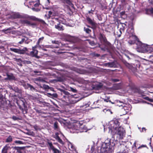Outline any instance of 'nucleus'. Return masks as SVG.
<instances>
[{"instance_id": "nucleus-9", "label": "nucleus", "mask_w": 153, "mask_h": 153, "mask_svg": "<svg viewBox=\"0 0 153 153\" xmlns=\"http://www.w3.org/2000/svg\"><path fill=\"white\" fill-rule=\"evenodd\" d=\"M61 18L60 17L55 18L53 19V20L51 21V22H52L56 23L57 22L58 23L57 25H55V27L59 31H63L64 30L63 27L60 24V23L62 22V21L61 20Z\"/></svg>"}, {"instance_id": "nucleus-23", "label": "nucleus", "mask_w": 153, "mask_h": 153, "mask_svg": "<svg viewBox=\"0 0 153 153\" xmlns=\"http://www.w3.org/2000/svg\"><path fill=\"white\" fill-rule=\"evenodd\" d=\"M32 2L33 3V4L35 7H38L40 5L39 0H34Z\"/></svg>"}, {"instance_id": "nucleus-37", "label": "nucleus", "mask_w": 153, "mask_h": 153, "mask_svg": "<svg viewBox=\"0 0 153 153\" xmlns=\"http://www.w3.org/2000/svg\"><path fill=\"white\" fill-rule=\"evenodd\" d=\"M52 42L53 44H55L57 45L53 47V48H59V45L58 44L59 42L58 41H52Z\"/></svg>"}, {"instance_id": "nucleus-20", "label": "nucleus", "mask_w": 153, "mask_h": 153, "mask_svg": "<svg viewBox=\"0 0 153 153\" xmlns=\"http://www.w3.org/2000/svg\"><path fill=\"white\" fill-rule=\"evenodd\" d=\"M105 66H108L110 68H115L116 66V65L114 62H108L105 63Z\"/></svg>"}, {"instance_id": "nucleus-32", "label": "nucleus", "mask_w": 153, "mask_h": 153, "mask_svg": "<svg viewBox=\"0 0 153 153\" xmlns=\"http://www.w3.org/2000/svg\"><path fill=\"white\" fill-rule=\"evenodd\" d=\"M53 128L55 130H58L59 128L58 123L57 121L54 122L53 124Z\"/></svg>"}, {"instance_id": "nucleus-7", "label": "nucleus", "mask_w": 153, "mask_h": 153, "mask_svg": "<svg viewBox=\"0 0 153 153\" xmlns=\"http://www.w3.org/2000/svg\"><path fill=\"white\" fill-rule=\"evenodd\" d=\"M16 103L17 104L19 109L22 111L24 114L27 113V108L23 100L20 99L16 100Z\"/></svg>"}, {"instance_id": "nucleus-27", "label": "nucleus", "mask_w": 153, "mask_h": 153, "mask_svg": "<svg viewBox=\"0 0 153 153\" xmlns=\"http://www.w3.org/2000/svg\"><path fill=\"white\" fill-rule=\"evenodd\" d=\"M84 31L88 35L91 34V30L88 27H84Z\"/></svg>"}, {"instance_id": "nucleus-53", "label": "nucleus", "mask_w": 153, "mask_h": 153, "mask_svg": "<svg viewBox=\"0 0 153 153\" xmlns=\"http://www.w3.org/2000/svg\"><path fill=\"white\" fill-rule=\"evenodd\" d=\"M25 40V39L23 38L19 42V43L21 44H22Z\"/></svg>"}, {"instance_id": "nucleus-4", "label": "nucleus", "mask_w": 153, "mask_h": 153, "mask_svg": "<svg viewBox=\"0 0 153 153\" xmlns=\"http://www.w3.org/2000/svg\"><path fill=\"white\" fill-rule=\"evenodd\" d=\"M136 50L139 52L145 53L148 52L149 48L147 45L143 43L140 41L136 43Z\"/></svg>"}, {"instance_id": "nucleus-2", "label": "nucleus", "mask_w": 153, "mask_h": 153, "mask_svg": "<svg viewBox=\"0 0 153 153\" xmlns=\"http://www.w3.org/2000/svg\"><path fill=\"white\" fill-rule=\"evenodd\" d=\"M6 92L5 91H0V106L2 108H5V107L8 108L11 107L12 105L10 103V101L8 100L9 103L7 105V101L5 98Z\"/></svg>"}, {"instance_id": "nucleus-24", "label": "nucleus", "mask_w": 153, "mask_h": 153, "mask_svg": "<svg viewBox=\"0 0 153 153\" xmlns=\"http://www.w3.org/2000/svg\"><path fill=\"white\" fill-rule=\"evenodd\" d=\"M47 145L49 149L50 150H53L55 148L53 146L52 143L51 142L48 141L47 142Z\"/></svg>"}, {"instance_id": "nucleus-35", "label": "nucleus", "mask_w": 153, "mask_h": 153, "mask_svg": "<svg viewBox=\"0 0 153 153\" xmlns=\"http://www.w3.org/2000/svg\"><path fill=\"white\" fill-rule=\"evenodd\" d=\"M146 11L147 13H150L153 14V8L151 7L150 8L147 9L146 10Z\"/></svg>"}, {"instance_id": "nucleus-44", "label": "nucleus", "mask_w": 153, "mask_h": 153, "mask_svg": "<svg viewBox=\"0 0 153 153\" xmlns=\"http://www.w3.org/2000/svg\"><path fill=\"white\" fill-rule=\"evenodd\" d=\"M10 88V89H11L12 90L15 91L16 92L18 91H19V89L17 87H14V88H13L12 87H11V88Z\"/></svg>"}, {"instance_id": "nucleus-48", "label": "nucleus", "mask_w": 153, "mask_h": 153, "mask_svg": "<svg viewBox=\"0 0 153 153\" xmlns=\"http://www.w3.org/2000/svg\"><path fill=\"white\" fill-rule=\"evenodd\" d=\"M97 102L99 103V104H97L98 105H100L101 106L103 105V102L102 101L98 100L97 101Z\"/></svg>"}, {"instance_id": "nucleus-10", "label": "nucleus", "mask_w": 153, "mask_h": 153, "mask_svg": "<svg viewBox=\"0 0 153 153\" xmlns=\"http://www.w3.org/2000/svg\"><path fill=\"white\" fill-rule=\"evenodd\" d=\"M111 122L112 123V124H111V125H109L108 128L110 130H111V131L112 132L114 130H116L117 128L120 126V123L119 122V120L118 119H115Z\"/></svg>"}, {"instance_id": "nucleus-30", "label": "nucleus", "mask_w": 153, "mask_h": 153, "mask_svg": "<svg viewBox=\"0 0 153 153\" xmlns=\"http://www.w3.org/2000/svg\"><path fill=\"white\" fill-rule=\"evenodd\" d=\"M143 97V98L147 100V101H148L150 102H153V99H152L150 98L149 97H145V96L144 95H143L142 96Z\"/></svg>"}, {"instance_id": "nucleus-49", "label": "nucleus", "mask_w": 153, "mask_h": 153, "mask_svg": "<svg viewBox=\"0 0 153 153\" xmlns=\"http://www.w3.org/2000/svg\"><path fill=\"white\" fill-rule=\"evenodd\" d=\"M70 89L73 92L76 93L77 92V90L76 89H75L71 87Z\"/></svg>"}, {"instance_id": "nucleus-25", "label": "nucleus", "mask_w": 153, "mask_h": 153, "mask_svg": "<svg viewBox=\"0 0 153 153\" xmlns=\"http://www.w3.org/2000/svg\"><path fill=\"white\" fill-rule=\"evenodd\" d=\"M34 109L36 111V112L39 115H41L42 114H44L43 111L40 109H39L37 107H35L34 108Z\"/></svg>"}, {"instance_id": "nucleus-36", "label": "nucleus", "mask_w": 153, "mask_h": 153, "mask_svg": "<svg viewBox=\"0 0 153 153\" xmlns=\"http://www.w3.org/2000/svg\"><path fill=\"white\" fill-rule=\"evenodd\" d=\"M44 38V37L43 36H42L39 38L37 42V45H39V44L40 43L42 42Z\"/></svg>"}, {"instance_id": "nucleus-29", "label": "nucleus", "mask_w": 153, "mask_h": 153, "mask_svg": "<svg viewBox=\"0 0 153 153\" xmlns=\"http://www.w3.org/2000/svg\"><path fill=\"white\" fill-rule=\"evenodd\" d=\"M135 147V149H137V148L138 149H141L142 148H144V147H146V148H147V146L146 145H142L141 146H140L138 147H137V146H136V143L135 142L133 144V147Z\"/></svg>"}, {"instance_id": "nucleus-62", "label": "nucleus", "mask_w": 153, "mask_h": 153, "mask_svg": "<svg viewBox=\"0 0 153 153\" xmlns=\"http://www.w3.org/2000/svg\"><path fill=\"white\" fill-rule=\"evenodd\" d=\"M48 95L49 97H52V94H51L50 93H48Z\"/></svg>"}, {"instance_id": "nucleus-15", "label": "nucleus", "mask_w": 153, "mask_h": 153, "mask_svg": "<svg viewBox=\"0 0 153 153\" xmlns=\"http://www.w3.org/2000/svg\"><path fill=\"white\" fill-rule=\"evenodd\" d=\"M25 148V147L24 146H12L11 150L12 151V153H22V150H24Z\"/></svg>"}, {"instance_id": "nucleus-60", "label": "nucleus", "mask_w": 153, "mask_h": 153, "mask_svg": "<svg viewBox=\"0 0 153 153\" xmlns=\"http://www.w3.org/2000/svg\"><path fill=\"white\" fill-rule=\"evenodd\" d=\"M120 29L123 32V31H124L125 30V26H123V27H122V28H120Z\"/></svg>"}, {"instance_id": "nucleus-38", "label": "nucleus", "mask_w": 153, "mask_h": 153, "mask_svg": "<svg viewBox=\"0 0 153 153\" xmlns=\"http://www.w3.org/2000/svg\"><path fill=\"white\" fill-rule=\"evenodd\" d=\"M61 92H63V93L65 95V96L64 95L63 96V97H66V96H68V97L69 96V95H70V94L67 91H66L63 90H61Z\"/></svg>"}, {"instance_id": "nucleus-1", "label": "nucleus", "mask_w": 153, "mask_h": 153, "mask_svg": "<svg viewBox=\"0 0 153 153\" xmlns=\"http://www.w3.org/2000/svg\"><path fill=\"white\" fill-rule=\"evenodd\" d=\"M25 15L27 16V18H22L19 21L20 23L24 25L29 26H35L36 25V23L31 22L30 21V20L39 22L43 25L46 24V23L43 20L38 18L34 16H30L26 14H25Z\"/></svg>"}, {"instance_id": "nucleus-21", "label": "nucleus", "mask_w": 153, "mask_h": 153, "mask_svg": "<svg viewBox=\"0 0 153 153\" xmlns=\"http://www.w3.org/2000/svg\"><path fill=\"white\" fill-rule=\"evenodd\" d=\"M56 137H54L55 139L57 141L62 145H64V143L62 141V139L60 138L59 136V133H56L55 134Z\"/></svg>"}, {"instance_id": "nucleus-16", "label": "nucleus", "mask_w": 153, "mask_h": 153, "mask_svg": "<svg viewBox=\"0 0 153 153\" xmlns=\"http://www.w3.org/2000/svg\"><path fill=\"white\" fill-rule=\"evenodd\" d=\"M123 62L125 66L131 70H132L133 69L134 70H135L136 69V68H134V67H139L140 66V62L138 61L136 62L137 63V64H136V66H135V65H134L135 67H133L132 65H131L130 64L128 63L126 61H124Z\"/></svg>"}, {"instance_id": "nucleus-34", "label": "nucleus", "mask_w": 153, "mask_h": 153, "mask_svg": "<svg viewBox=\"0 0 153 153\" xmlns=\"http://www.w3.org/2000/svg\"><path fill=\"white\" fill-rule=\"evenodd\" d=\"M12 29L11 27H9L7 29H4L2 30L3 32H4L5 34H7L8 33H10V31H9L8 30H10Z\"/></svg>"}, {"instance_id": "nucleus-11", "label": "nucleus", "mask_w": 153, "mask_h": 153, "mask_svg": "<svg viewBox=\"0 0 153 153\" xmlns=\"http://www.w3.org/2000/svg\"><path fill=\"white\" fill-rule=\"evenodd\" d=\"M116 130L118 137L119 139H123L125 135L126 131L121 126H120Z\"/></svg>"}, {"instance_id": "nucleus-54", "label": "nucleus", "mask_w": 153, "mask_h": 153, "mask_svg": "<svg viewBox=\"0 0 153 153\" xmlns=\"http://www.w3.org/2000/svg\"><path fill=\"white\" fill-rule=\"evenodd\" d=\"M43 87L45 89H49L50 88L49 87L48 85H43Z\"/></svg>"}, {"instance_id": "nucleus-56", "label": "nucleus", "mask_w": 153, "mask_h": 153, "mask_svg": "<svg viewBox=\"0 0 153 153\" xmlns=\"http://www.w3.org/2000/svg\"><path fill=\"white\" fill-rule=\"evenodd\" d=\"M119 31L120 32V34H119L118 35V36L119 37H120L121 36V35L122 33V31L121 30H120V29H119Z\"/></svg>"}, {"instance_id": "nucleus-8", "label": "nucleus", "mask_w": 153, "mask_h": 153, "mask_svg": "<svg viewBox=\"0 0 153 153\" xmlns=\"http://www.w3.org/2000/svg\"><path fill=\"white\" fill-rule=\"evenodd\" d=\"M71 128L73 130H78L81 132H86L87 131L86 127L85 126H82V125H80L79 122L73 124Z\"/></svg>"}, {"instance_id": "nucleus-14", "label": "nucleus", "mask_w": 153, "mask_h": 153, "mask_svg": "<svg viewBox=\"0 0 153 153\" xmlns=\"http://www.w3.org/2000/svg\"><path fill=\"white\" fill-rule=\"evenodd\" d=\"M27 16L25 14H20L19 13H15L11 15V17L13 19H17L26 18H27Z\"/></svg>"}, {"instance_id": "nucleus-33", "label": "nucleus", "mask_w": 153, "mask_h": 153, "mask_svg": "<svg viewBox=\"0 0 153 153\" xmlns=\"http://www.w3.org/2000/svg\"><path fill=\"white\" fill-rule=\"evenodd\" d=\"M13 140V138L12 137L11 135H10L5 140L6 143H10Z\"/></svg>"}, {"instance_id": "nucleus-26", "label": "nucleus", "mask_w": 153, "mask_h": 153, "mask_svg": "<svg viewBox=\"0 0 153 153\" xmlns=\"http://www.w3.org/2000/svg\"><path fill=\"white\" fill-rule=\"evenodd\" d=\"M26 87L25 88V89H26L30 88V90L32 91H35L36 90V89L35 88L29 83H27Z\"/></svg>"}, {"instance_id": "nucleus-5", "label": "nucleus", "mask_w": 153, "mask_h": 153, "mask_svg": "<svg viewBox=\"0 0 153 153\" xmlns=\"http://www.w3.org/2000/svg\"><path fill=\"white\" fill-rule=\"evenodd\" d=\"M103 45H104V47L102 45H99V47L101 50L104 51H106L110 53H111L114 51V47L109 42H106L103 44Z\"/></svg>"}, {"instance_id": "nucleus-52", "label": "nucleus", "mask_w": 153, "mask_h": 153, "mask_svg": "<svg viewBox=\"0 0 153 153\" xmlns=\"http://www.w3.org/2000/svg\"><path fill=\"white\" fill-rule=\"evenodd\" d=\"M58 97V95L56 93H54L52 94V97H54L55 98H57Z\"/></svg>"}, {"instance_id": "nucleus-13", "label": "nucleus", "mask_w": 153, "mask_h": 153, "mask_svg": "<svg viewBox=\"0 0 153 153\" xmlns=\"http://www.w3.org/2000/svg\"><path fill=\"white\" fill-rule=\"evenodd\" d=\"M118 148L120 150L118 153H128L129 150L127 146L123 144H120L118 146Z\"/></svg>"}, {"instance_id": "nucleus-43", "label": "nucleus", "mask_w": 153, "mask_h": 153, "mask_svg": "<svg viewBox=\"0 0 153 153\" xmlns=\"http://www.w3.org/2000/svg\"><path fill=\"white\" fill-rule=\"evenodd\" d=\"M14 142L15 143L19 144H22L24 143L22 141L20 140H16Z\"/></svg>"}, {"instance_id": "nucleus-57", "label": "nucleus", "mask_w": 153, "mask_h": 153, "mask_svg": "<svg viewBox=\"0 0 153 153\" xmlns=\"http://www.w3.org/2000/svg\"><path fill=\"white\" fill-rule=\"evenodd\" d=\"M121 1L122 4L124 5L126 4L125 0H121Z\"/></svg>"}, {"instance_id": "nucleus-51", "label": "nucleus", "mask_w": 153, "mask_h": 153, "mask_svg": "<svg viewBox=\"0 0 153 153\" xmlns=\"http://www.w3.org/2000/svg\"><path fill=\"white\" fill-rule=\"evenodd\" d=\"M112 81L114 82H116L119 81V80L117 79H112Z\"/></svg>"}, {"instance_id": "nucleus-46", "label": "nucleus", "mask_w": 153, "mask_h": 153, "mask_svg": "<svg viewBox=\"0 0 153 153\" xmlns=\"http://www.w3.org/2000/svg\"><path fill=\"white\" fill-rule=\"evenodd\" d=\"M32 10L38 12L40 11V9L39 8H36L35 7H33L32 8Z\"/></svg>"}, {"instance_id": "nucleus-45", "label": "nucleus", "mask_w": 153, "mask_h": 153, "mask_svg": "<svg viewBox=\"0 0 153 153\" xmlns=\"http://www.w3.org/2000/svg\"><path fill=\"white\" fill-rule=\"evenodd\" d=\"M52 12L51 11H50L48 12V17L47 18L48 19H50L51 17V16L52 14Z\"/></svg>"}, {"instance_id": "nucleus-41", "label": "nucleus", "mask_w": 153, "mask_h": 153, "mask_svg": "<svg viewBox=\"0 0 153 153\" xmlns=\"http://www.w3.org/2000/svg\"><path fill=\"white\" fill-rule=\"evenodd\" d=\"M52 150L53 152V153H60L61 152V151L56 148H54Z\"/></svg>"}, {"instance_id": "nucleus-6", "label": "nucleus", "mask_w": 153, "mask_h": 153, "mask_svg": "<svg viewBox=\"0 0 153 153\" xmlns=\"http://www.w3.org/2000/svg\"><path fill=\"white\" fill-rule=\"evenodd\" d=\"M131 34H130L129 38L130 39L128 41V43L130 45L134 44L136 43V41L137 42L139 41V39L137 36L134 35V27L132 26L131 28Z\"/></svg>"}, {"instance_id": "nucleus-39", "label": "nucleus", "mask_w": 153, "mask_h": 153, "mask_svg": "<svg viewBox=\"0 0 153 153\" xmlns=\"http://www.w3.org/2000/svg\"><path fill=\"white\" fill-rule=\"evenodd\" d=\"M68 145L69 148H70L72 149H74L75 148L73 145L71 143L69 142L68 144Z\"/></svg>"}, {"instance_id": "nucleus-61", "label": "nucleus", "mask_w": 153, "mask_h": 153, "mask_svg": "<svg viewBox=\"0 0 153 153\" xmlns=\"http://www.w3.org/2000/svg\"><path fill=\"white\" fill-rule=\"evenodd\" d=\"M26 63L27 64H30L31 63V62L30 61H26Z\"/></svg>"}, {"instance_id": "nucleus-17", "label": "nucleus", "mask_w": 153, "mask_h": 153, "mask_svg": "<svg viewBox=\"0 0 153 153\" xmlns=\"http://www.w3.org/2000/svg\"><path fill=\"white\" fill-rule=\"evenodd\" d=\"M98 38L102 44H103L108 42L105 35L103 33H100L99 35Z\"/></svg>"}, {"instance_id": "nucleus-55", "label": "nucleus", "mask_w": 153, "mask_h": 153, "mask_svg": "<svg viewBox=\"0 0 153 153\" xmlns=\"http://www.w3.org/2000/svg\"><path fill=\"white\" fill-rule=\"evenodd\" d=\"M34 54L35 55V57H36L37 55L38 54V51L36 50H34Z\"/></svg>"}, {"instance_id": "nucleus-19", "label": "nucleus", "mask_w": 153, "mask_h": 153, "mask_svg": "<svg viewBox=\"0 0 153 153\" xmlns=\"http://www.w3.org/2000/svg\"><path fill=\"white\" fill-rule=\"evenodd\" d=\"M103 86V84L101 83L93 84L92 87L93 89L99 90L101 89Z\"/></svg>"}, {"instance_id": "nucleus-42", "label": "nucleus", "mask_w": 153, "mask_h": 153, "mask_svg": "<svg viewBox=\"0 0 153 153\" xmlns=\"http://www.w3.org/2000/svg\"><path fill=\"white\" fill-rule=\"evenodd\" d=\"M91 55L93 57H99L100 56L99 54L95 52H93L92 53Z\"/></svg>"}, {"instance_id": "nucleus-18", "label": "nucleus", "mask_w": 153, "mask_h": 153, "mask_svg": "<svg viewBox=\"0 0 153 153\" xmlns=\"http://www.w3.org/2000/svg\"><path fill=\"white\" fill-rule=\"evenodd\" d=\"M86 19L88 23L90 24L92 26V29H95L97 28V24L94 22L89 17H87Z\"/></svg>"}, {"instance_id": "nucleus-63", "label": "nucleus", "mask_w": 153, "mask_h": 153, "mask_svg": "<svg viewBox=\"0 0 153 153\" xmlns=\"http://www.w3.org/2000/svg\"><path fill=\"white\" fill-rule=\"evenodd\" d=\"M36 81H41V79L40 78H36L35 79Z\"/></svg>"}, {"instance_id": "nucleus-40", "label": "nucleus", "mask_w": 153, "mask_h": 153, "mask_svg": "<svg viewBox=\"0 0 153 153\" xmlns=\"http://www.w3.org/2000/svg\"><path fill=\"white\" fill-rule=\"evenodd\" d=\"M32 49L33 51L30 52V55L32 57H35V55L34 52V49H33V48H32Z\"/></svg>"}, {"instance_id": "nucleus-12", "label": "nucleus", "mask_w": 153, "mask_h": 153, "mask_svg": "<svg viewBox=\"0 0 153 153\" xmlns=\"http://www.w3.org/2000/svg\"><path fill=\"white\" fill-rule=\"evenodd\" d=\"M10 50L12 51L21 54H25L26 53V52L28 50L27 48L26 47L23 48L22 49H21L20 48L19 49H17L15 48H10Z\"/></svg>"}, {"instance_id": "nucleus-47", "label": "nucleus", "mask_w": 153, "mask_h": 153, "mask_svg": "<svg viewBox=\"0 0 153 153\" xmlns=\"http://www.w3.org/2000/svg\"><path fill=\"white\" fill-rule=\"evenodd\" d=\"M12 119H13L14 120H19L20 119L18 117H17L16 116H13L12 117Z\"/></svg>"}, {"instance_id": "nucleus-3", "label": "nucleus", "mask_w": 153, "mask_h": 153, "mask_svg": "<svg viewBox=\"0 0 153 153\" xmlns=\"http://www.w3.org/2000/svg\"><path fill=\"white\" fill-rule=\"evenodd\" d=\"M111 145L110 141L108 143L105 142L103 143L100 148V152L102 153H113V149L111 147Z\"/></svg>"}, {"instance_id": "nucleus-58", "label": "nucleus", "mask_w": 153, "mask_h": 153, "mask_svg": "<svg viewBox=\"0 0 153 153\" xmlns=\"http://www.w3.org/2000/svg\"><path fill=\"white\" fill-rule=\"evenodd\" d=\"M52 102L56 108H57L59 107L58 105L56 104H55L54 102Z\"/></svg>"}, {"instance_id": "nucleus-50", "label": "nucleus", "mask_w": 153, "mask_h": 153, "mask_svg": "<svg viewBox=\"0 0 153 153\" xmlns=\"http://www.w3.org/2000/svg\"><path fill=\"white\" fill-rule=\"evenodd\" d=\"M89 44L91 45H96L94 41H90L89 42Z\"/></svg>"}, {"instance_id": "nucleus-31", "label": "nucleus", "mask_w": 153, "mask_h": 153, "mask_svg": "<svg viewBox=\"0 0 153 153\" xmlns=\"http://www.w3.org/2000/svg\"><path fill=\"white\" fill-rule=\"evenodd\" d=\"M116 105L117 106H119V107H124V103L122 102H120L119 100H117V103Z\"/></svg>"}, {"instance_id": "nucleus-28", "label": "nucleus", "mask_w": 153, "mask_h": 153, "mask_svg": "<svg viewBox=\"0 0 153 153\" xmlns=\"http://www.w3.org/2000/svg\"><path fill=\"white\" fill-rule=\"evenodd\" d=\"M19 84L23 86L25 88L26 87L27 83L26 84L25 82L23 80H21L19 81Z\"/></svg>"}, {"instance_id": "nucleus-59", "label": "nucleus", "mask_w": 153, "mask_h": 153, "mask_svg": "<svg viewBox=\"0 0 153 153\" xmlns=\"http://www.w3.org/2000/svg\"><path fill=\"white\" fill-rule=\"evenodd\" d=\"M125 14V12L124 11L121 12L120 13V14L121 16H123Z\"/></svg>"}, {"instance_id": "nucleus-64", "label": "nucleus", "mask_w": 153, "mask_h": 153, "mask_svg": "<svg viewBox=\"0 0 153 153\" xmlns=\"http://www.w3.org/2000/svg\"><path fill=\"white\" fill-rule=\"evenodd\" d=\"M109 99H108V98L107 99H104V100L106 102H108L109 101Z\"/></svg>"}, {"instance_id": "nucleus-22", "label": "nucleus", "mask_w": 153, "mask_h": 153, "mask_svg": "<svg viewBox=\"0 0 153 153\" xmlns=\"http://www.w3.org/2000/svg\"><path fill=\"white\" fill-rule=\"evenodd\" d=\"M7 79L10 80H17V78H16L12 74H7Z\"/></svg>"}]
</instances>
